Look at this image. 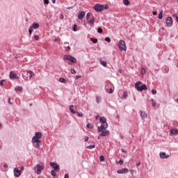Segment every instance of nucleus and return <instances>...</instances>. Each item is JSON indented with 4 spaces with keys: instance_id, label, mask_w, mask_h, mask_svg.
Returning a JSON list of instances; mask_svg holds the SVG:
<instances>
[{
    "instance_id": "nucleus-25",
    "label": "nucleus",
    "mask_w": 178,
    "mask_h": 178,
    "mask_svg": "<svg viewBox=\"0 0 178 178\" xmlns=\"http://www.w3.org/2000/svg\"><path fill=\"white\" fill-rule=\"evenodd\" d=\"M88 149H92L93 148H95V145H90L86 147Z\"/></svg>"
},
{
    "instance_id": "nucleus-8",
    "label": "nucleus",
    "mask_w": 178,
    "mask_h": 178,
    "mask_svg": "<svg viewBox=\"0 0 178 178\" xmlns=\"http://www.w3.org/2000/svg\"><path fill=\"white\" fill-rule=\"evenodd\" d=\"M165 24L168 27H172V26H173V19H172V17H168L165 19Z\"/></svg>"
},
{
    "instance_id": "nucleus-61",
    "label": "nucleus",
    "mask_w": 178,
    "mask_h": 178,
    "mask_svg": "<svg viewBox=\"0 0 178 178\" xmlns=\"http://www.w3.org/2000/svg\"><path fill=\"white\" fill-rule=\"evenodd\" d=\"M141 165V163H136V166H140Z\"/></svg>"
},
{
    "instance_id": "nucleus-55",
    "label": "nucleus",
    "mask_w": 178,
    "mask_h": 178,
    "mask_svg": "<svg viewBox=\"0 0 178 178\" xmlns=\"http://www.w3.org/2000/svg\"><path fill=\"white\" fill-rule=\"evenodd\" d=\"M60 19L61 20H63V19H64L63 15H60Z\"/></svg>"
},
{
    "instance_id": "nucleus-29",
    "label": "nucleus",
    "mask_w": 178,
    "mask_h": 178,
    "mask_svg": "<svg viewBox=\"0 0 178 178\" xmlns=\"http://www.w3.org/2000/svg\"><path fill=\"white\" fill-rule=\"evenodd\" d=\"M163 11L161 10V11L159 13V19H161L162 17H163Z\"/></svg>"
},
{
    "instance_id": "nucleus-13",
    "label": "nucleus",
    "mask_w": 178,
    "mask_h": 178,
    "mask_svg": "<svg viewBox=\"0 0 178 178\" xmlns=\"http://www.w3.org/2000/svg\"><path fill=\"white\" fill-rule=\"evenodd\" d=\"M159 156L161 159H168V158H169L170 156L169 154H166L165 152H160Z\"/></svg>"
},
{
    "instance_id": "nucleus-45",
    "label": "nucleus",
    "mask_w": 178,
    "mask_h": 178,
    "mask_svg": "<svg viewBox=\"0 0 178 178\" xmlns=\"http://www.w3.org/2000/svg\"><path fill=\"white\" fill-rule=\"evenodd\" d=\"M90 13H88L86 14V19L88 20V19H90Z\"/></svg>"
},
{
    "instance_id": "nucleus-54",
    "label": "nucleus",
    "mask_w": 178,
    "mask_h": 178,
    "mask_svg": "<svg viewBox=\"0 0 178 178\" xmlns=\"http://www.w3.org/2000/svg\"><path fill=\"white\" fill-rule=\"evenodd\" d=\"M65 49L67 51H70V46H67V47H65Z\"/></svg>"
},
{
    "instance_id": "nucleus-37",
    "label": "nucleus",
    "mask_w": 178,
    "mask_h": 178,
    "mask_svg": "<svg viewBox=\"0 0 178 178\" xmlns=\"http://www.w3.org/2000/svg\"><path fill=\"white\" fill-rule=\"evenodd\" d=\"M104 41H106V42H111V38L109 37L105 38Z\"/></svg>"
},
{
    "instance_id": "nucleus-9",
    "label": "nucleus",
    "mask_w": 178,
    "mask_h": 178,
    "mask_svg": "<svg viewBox=\"0 0 178 178\" xmlns=\"http://www.w3.org/2000/svg\"><path fill=\"white\" fill-rule=\"evenodd\" d=\"M94 9L96 12H102V10H104V5L97 3L94 6Z\"/></svg>"
},
{
    "instance_id": "nucleus-28",
    "label": "nucleus",
    "mask_w": 178,
    "mask_h": 178,
    "mask_svg": "<svg viewBox=\"0 0 178 178\" xmlns=\"http://www.w3.org/2000/svg\"><path fill=\"white\" fill-rule=\"evenodd\" d=\"M86 127H88V129H94V125H92V124H87Z\"/></svg>"
},
{
    "instance_id": "nucleus-56",
    "label": "nucleus",
    "mask_w": 178,
    "mask_h": 178,
    "mask_svg": "<svg viewBox=\"0 0 178 178\" xmlns=\"http://www.w3.org/2000/svg\"><path fill=\"white\" fill-rule=\"evenodd\" d=\"M3 168L4 169H8V164H4L3 165Z\"/></svg>"
},
{
    "instance_id": "nucleus-47",
    "label": "nucleus",
    "mask_w": 178,
    "mask_h": 178,
    "mask_svg": "<svg viewBox=\"0 0 178 178\" xmlns=\"http://www.w3.org/2000/svg\"><path fill=\"white\" fill-rule=\"evenodd\" d=\"M3 81H5V80L3 79L0 80V86H3Z\"/></svg>"
},
{
    "instance_id": "nucleus-64",
    "label": "nucleus",
    "mask_w": 178,
    "mask_h": 178,
    "mask_svg": "<svg viewBox=\"0 0 178 178\" xmlns=\"http://www.w3.org/2000/svg\"><path fill=\"white\" fill-rule=\"evenodd\" d=\"M176 22L178 23V17H176Z\"/></svg>"
},
{
    "instance_id": "nucleus-6",
    "label": "nucleus",
    "mask_w": 178,
    "mask_h": 178,
    "mask_svg": "<svg viewBox=\"0 0 178 178\" xmlns=\"http://www.w3.org/2000/svg\"><path fill=\"white\" fill-rule=\"evenodd\" d=\"M64 59H65V60L71 61L72 63H76V62H77V60H76V58H74L70 55H65Z\"/></svg>"
},
{
    "instance_id": "nucleus-22",
    "label": "nucleus",
    "mask_w": 178,
    "mask_h": 178,
    "mask_svg": "<svg viewBox=\"0 0 178 178\" xmlns=\"http://www.w3.org/2000/svg\"><path fill=\"white\" fill-rule=\"evenodd\" d=\"M140 74L142 77L144 76V74H145V67H142L141 71H140Z\"/></svg>"
},
{
    "instance_id": "nucleus-11",
    "label": "nucleus",
    "mask_w": 178,
    "mask_h": 178,
    "mask_svg": "<svg viewBox=\"0 0 178 178\" xmlns=\"http://www.w3.org/2000/svg\"><path fill=\"white\" fill-rule=\"evenodd\" d=\"M117 173L118 175H123L124 173H129V169L122 168V169L118 170H117Z\"/></svg>"
},
{
    "instance_id": "nucleus-5",
    "label": "nucleus",
    "mask_w": 178,
    "mask_h": 178,
    "mask_svg": "<svg viewBox=\"0 0 178 178\" xmlns=\"http://www.w3.org/2000/svg\"><path fill=\"white\" fill-rule=\"evenodd\" d=\"M118 48L120 51H126L127 47H126V42L123 40H120L118 42Z\"/></svg>"
},
{
    "instance_id": "nucleus-16",
    "label": "nucleus",
    "mask_w": 178,
    "mask_h": 178,
    "mask_svg": "<svg viewBox=\"0 0 178 178\" xmlns=\"http://www.w3.org/2000/svg\"><path fill=\"white\" fill-rule=\"evenodd\" d=\"M69 109H70L71 113H73V115H74L75 113H76V110H74V106H73V105H70V106H69Z\"/></svg>"
},
{
    "instance_id": "nucleus-30",
    "label": "nucleus",
    "mask_w": 178,
    "mask_h": 178,
    "mask_svg": "<svg viewBox=\"0 0 178 178\" xmlns=\"http://www.w3.org/2000/svg\"><path fill=\"white\" fill-rule=\"evenodd\" d=\"M22 90H23V88H22V86H18L15 89V91H22Z\"/></svg>"
},
{
    "instance_id": "nucleus-42",
    "label": "nucleus",
    "mask_w": 178,
    "mask_h": 178,
    "mask_svg": "<svg viewBox=\"0 0 178 178\" xmlns=\"http://www.w3.org/2000/svg\"><path fill=\"white\" fill-rule=\"evenodd\" d=\"M77 115H78L79 118H83V113H77Z\"/></svg>"
},
{
    "instance_id": "nucleus-10",
    "label": "nucleus",
    "mask_w": 178,
    "mask_h": 178,
    "mask_svg": "<svg viewBox=\"0 0 178 178\" xmlns=\"http://www.w3.org/2000/svg\"><path fill=\"white\" fill-rule=\"evenodd\" d=\"M13 173L15 177H20L22 175V171H20L18 168H15L13 169Z\"/></svg>"
},
{
    "instance_id": "nucleus-33",
    "label": "nucleus",
    "mask_w": 178,
    "mask_h": 178,
    "mask_svg": "<svg viewBox=\"0 0 178 178\" xmlns=\"http://www.w3.org/2000/svg\"><path fill=\"white\" fill-rule=\"evenodd\" d=\"M59 81H60V83H66V79H65L63 78H60Z\"/></svg>"
},
{
    "instance_id": "nucleus-50",
    "label": "nucleus",
    "mask_w": 178,
    "mask_h": 178,
    "mask_svg": "<svg viewBox=\"0 0 178 178\" xmlns=\"http://www.w3.org/2000/svg\"><path fill=\"white\" fill-rule=\"evenodd\" d=\"M75 79H76V80H79V79H81V76L77 75V76H76Z\"/></svg>"
},
{
    "instance_id": "nucleus-14",
    "label": "nucleus",
    "mask_w": 178,
    "mask_h": 178,
    "mask_svg": "<svg viewBox=\"0 0 178 178\" xmlns=\"http://www.w3.org/2000/svg\"><path fill=\"white\" fill-rule=\"evenodd\" d=\"M10 80H17V79H19V76L17 75H16V74L13 73L12 72H10Z\"/></svg>"
},
{
    "instance_id": "nucleus-17",
    "label": "nucleus",
    "mask_w": 178,
    "mask_h": 178,
    "mask_svg": "<svg viewBox=\"0 0 178 178\" xmlns=\"http://www.w3.org/2000/svg\"><path fill=\"white\" fill-rule=\"evenodd\" d=\"M170 134H172V136H177L178 130L177 129H171L170 131Z\"/></svg>"
},
{
    "instance_id": "nucleus-62",
    "label": "nucleus",
    "mask_w": 178,
    "mask_h": 178,
    "mask_svg": "<svg viewBox=\"0 0 178 178\" xmlns=\"http://www.w3.org/2000/svg\"><path fill=\"white\" fill-rule=\"evenodd\" d=\"M52 1V3H55L56 2V0H51Z\"/></svg>"
},
{
    "instance_id": "nucleus-57",
    "label": "nucleus",
    "mask_w": 178,
    "mask_h": 178,
    "mask_svg": "<svg viewBox=\"0 0 178 178\" xmlns=\"http://www.w3.org/2000/svg\"><path fill=\"white\" fill-rule=\"evenodd\" d=\"M64 178H69V174H65Z\"/></svg>"
},
{
    "instance_id": "nucleus-27",
    "label": "nucleus",
    "mask_w": 178,
    "mask_h": 178,
    "mask_svg": "<svg viewBox=\"0 0 178 178\" xmlns=\"http://www.w3.org/2000/svg\"><path fill=\"white\" fill-rule=\"evenodd\" d=\"M123 3L126 6H128V5H130V1H129V0H123Z\"/></svg>"
},
{
    "instance_id": "nucleus-58",
    "label": "nucleus",
    "mask_w": 178,
    "mask_h": 178,
    "mask_svg": "<svg viewBox=\"0 0 178 178\" xmlns=\"http://www.w3.org/2000/svg\"><path fill=\"white\" fill-rule=\"evenodd\" d=\"M152 14L154 15V16H156V12L153 11V12H152Z\"/></svg>"
},
{
    "instance_id": "nucleus-24",
    "label": "nucleus",
    "mask_w": 178,
    "mask_h": 178,
    "mask_svg": "<svg viewBox=\"0 0 178 178\" xmlns=\"http://www.w3.org/2000/svg\"><path fill=\"white\" fill-rule=\"evenodd\" d=\"M95 22V19L93 17L92 19L88 22V24H94Z\"/></svg>"
},
{
    "instance_id": "nucleus-3",
    "label": "nucleus",
    "mask_w": 178,
    "mask_h": 178,
    "mask_svg": "<svg viewBox=\"0 0 178 178\" xmlns=\"http://www.w3.org/2000/svg\"><path fill=\"white\" fill-rule=\"evenodd\" d=\"M34 170L37 175H41V173H42V170H44V164H37L34 168Z\"/></svg>"
},
{
    "instance_id": "nucleus-23",
    "label": "nucleus",
    "mask_w": 178,
    "mask_h": 178,
    "mask_svg": "<svg viewBox=\"0 0 178 178\" xmlns=\"http://www.w3.org/2000/svg\"><path fill=\"white\" fill-rule=\"evenodd\" d=\"M90 41H92V42H93V44H97V42H98V39L94 38H90Z\"/></svg>"
},
{
    "instance_id": "nucleus-20",
    "label": "nucleus",
    "mask_w": 178,
    "mask_h": 178,
    "mask_svg": "<svg viewBox=\"0 0 178 178\" xmlns=\"http://www.w3.org/2000/svg\"><path fill=\"white\" fill-rule=\"evenodd\" d=\"M163 73H168L169 72V67L165 65L163 67Z\"/></svg>"
},
{
    "instance_id": "nucleus-53",
    "label": "nucleus",
    "mask_w": 178,
    "mask_h": 178,
    "mask_svg": "<svg viewBox=\"0 0 178 178\" xmlns=\"http://www.w3.org/2000/svg\"><path fill=\"white\" fill-rule=\"evenodd\" d=\"M89 139L88 136H85L84 137V141H88Z\"/></svg>"
},
{
    "instance_id": "nucleus-41",
    "label": "nucleus",
    "mask_w": 178,
    "mask_h": 178,
    "mask_svg": "<svg viewBox=\"0 0 178 178\" xmlns=\"http://www.w3.org/2000/svg\"><path fill=\"white\" fill-rule=\"evenodd\" d=\"M151 101H152V106H155V105H156V103L155 102H154V99H152Z\"/></svg>"
},
{
    "instance_id": "nucleus-52",
    "label": "nucleus",
    "mask_w": 178,
    "mask_h": 178,
    "mask_svg": "<svg viewBox=\"0 0 178 178\" xmlns=\"http://www.w3.org/2000/svg\"><path fill=\"white\" fill-rule=\"evenodd\" d=\"M118 163H120V165H123V161L122 159H120Z\"/></svg>"
},
{
    "instance_id": "nucleus-49",
    "label": "nucleus",
    "mask_w": 178,
    "mask_h": 178,
    "mask_svg": "<svg viewBox=\"0 0 178 178\" xmlns=\"http://www.w3.org/2000/svg\"><path fill=\"white\" fill-rule=\"evenodd\" d=\"M18 169H19L20 172H22V170H24V167L21 166L20 168H18Z\"/></svg>"
},
{
    "instance_id": "nucleus-43",
    "label": "nucleus",
    "mask_w": 178,
    "mask_h": 178,
    "mask_svg": "<svg viewBox=\"0 0 178 178\" xmlns=\"http://www.w3.org/2000/svg\"><path fill=\"white\" fill-rule=\"evenodd\" d=\"M152 94H153V95H155V94H156V90L152 89Z\"/></svg>"
},
{
    "instance_id": "nucleus-21",
    "label": "nucleus",
    "mask_w": 178,
    "mask_h": 178,
    "mask_svg": "<svg viewBox=\"0 0 178 178\" xmlns=\"http://www.w3.org/2000/svg\"><path fill=\"white\" fill-rule=\"evenodd\" d=\"M33 147H35V148H40V144H41V142H33Z\"/></svg>"
},
{
    "instance_id": "nucleus-46",
    "label": "nucleus",
    "mask_w": 178,
    "mask_h": 178,
    "mask_svg": "<svg viewBox=\"0 0 178 178\" xmlns=\"http://www.w3.org/2000/svg\"><path fill=\"white\" fill-rule=\"evenodd\" d=\"M44 5H48L49 3V0H44Z\"/></svg>"
},
{
    "instance_id": "nucleus-2",
    "label": "nucleus",
    "mask_w": 178,
    "mask_h": 178,
    "mask_svg": "<svg viewBox=\"0 0 178 178\" xmlns=\"http://www.w3.org/2000/svg\"><path fill=\"white\" fill-rule=\"evenodd\" d=\"M141 84H143V82H141V81H137L135 83V88H136V90H137V91H139L140 92H142V91L147 90V88H148L147 87L146 84H143L142 86H141Z\"/></svg>"
},
{
    "instance_id": "nucleus-60",
    "label": "nucleus",
    "mask_w": 178,
    "mask_h": 178,
    "mask_svg": "<svg viewBox=\"0 0 178 178\" xmlns=\"http://www.w3.org/2000/svg\"><path fill=\"white\" fill-rule=\"evenodd\" d=\"M8 104L11 105L12 102H10V98L8 99Z\"/></svg>"
},
{
    "instance_id": "nucleus-40",
    "label": "nucleus",
    "mask_w": 178,
    "mask_h": 178,
    "mask_svg": "<svg viewBox=\"0 0 178 178\" xmlns=\"http://www.w3.org/2000/svg\"><path fill=\"white\" fill-rule=\"evenodd\" d=\"M70 72L72 74H76V70H74V69H71Z\"/></svg>"
},
{
    "instance_id": "nucleus-39",
    "label": "nucleus",
    "mask_w": 178,
    "mask_h": 178,
    "mask_svg": "<svg viewBox=\"0 0 178 178\" xmlns=\"http://www.w3.org/2000/svg\"><path fill=\"white\" fill-rule=\"evenodd\" d=\"M97 32H98L99 34H102V28H98V29H97Z\"/></svg>"
},
{
    "instance_id": "nucleus-44",
    "label": "nucleus",
    "mask_w": 178,
    "mask_h": 178,
    "mask_svg": "<svg viewBox=\"0 0 178 178\" xmlns=\"http://www.w3.org/2000/svg\"><path fill=\"white\" fill-rule=\"evenodd\" d=\"M34 38L36 41H38L40 40V37H38V35H35Z\"/></svg>"
},
{
    "instance_id": "nucleus-34",
    "label": "nucleus",
    "mask_w": 178,
    "mask_h": 178,
    "mask_svg": "<svg viewBox=\"0 0 178 178\" xmlns=\"http://www.w3.org/2000/svg\"><path fill=\"white\" fill-rule=\"evenodd\" d=\"M29 35H31V34H33V29L31 26H29Z\"/></svg>"
},
{
    "instance_id": "nucleus-38",
    "label": "nucleus",
    "mask_w": 178,
    "mask_h": 178,
    "mask_svg": "<svg viewBox=\"0 0 178 178\" xmlns=\"http://www.w3.org/2000/svg\"><path fill=\"white\" fill-rule=\"evenodd\" d=\"M73 31H77V24H74V26H73Z\"/></svg>"
},
{
    "instance_id": "nucleus-35",
    "label": "nucleus",
    "mask_w": 178,
    "mask_h": 178,
    "mask_svg": "<svg viewBox=\"0 0 178 178\" xmlns=\"http://www.w3.org/2000/svg\"><path fill=\"white\" fill-rule=\"evenodd\" d=\"M99 161L100 162H104V161H105V157H104V156H100Z\"/></svg>"
},
{
    "instance_id": "nucleus-51",
    "label": "nucleus",
    "mask_w": 178,
    "mask_h": 178,
    "mask_svg": "<svg viewBox=\"0 0 178 178\" xmlns=\"http://www.w3.org/2000/svg\"><path fill=\"white\" fill-rule=\"evenodd\" d=\"M104 9H109V6H108L107 4L104 6Z\"/></svg>"
},
{
    "instance_id": "nucleus-26",
    "label": "nucleus",
    "mask_w": 178,
    "mask_h": 178,
    "mask_svg": "<svg viewBox=\"0 0 178 178\" xmlns=\"http://www.w3.org/2000/svg\"><path fill=\"white\" fill-rule=\"evenodd\" d=\"M100 63H101V65H102V66H104V67H106V66H108V63H106V61L101 60Z\"/></svg>"
},
{
    "instance_id": "nucleus-59",
    "label": "nucleus",
    "mask_w": 178,
    "mask_h": 178,
    "mask_svg": "<svg viewBox=\"0 0 178 178\" xmlns=\"http://www.w3.org/2000/svg\"><path fill=\"white\" fill-rule=\"evenodd\" d=\"M122 152H124V154H126V151L124 149H121Z\"/></svg>"
},
{
    "instance_id": "nucleus-19",
    "label": "nucleus",
    "mask_w": 178,
    "mask_h": 178,
    "mask_svg": "<svg viewBox=\"0 0 178 178\" xmlns=\"http://www.w3.org/2000/svg\"><path fill=\"white\" fill-rule=\"evenodd\" d=\"M27 74L29 75V79H33V76H34V72L31 70L27 72Z\"/></svg>"
},
{
    "instance_id": "nucleus-1",
    "label": "nucleus",
    "mask_w": 178,
    "mask_h": 178,
    "mask_svg": "<svg viewBox=\"0 0 178 178\" xmlns=\"http://www.w3.org/2000/svg\"><path fill=\"white\" fill-rule=\"evenodd\" d=\"M99 120L100 123H102L101 126L97 127V131L98 133H100L99 136H101V137H106V136H109V131L106 129H108L106 118H105V117H100Z\"/></svg>"
},
{
    "instance_id": "nucleus-32",
    "label": "nucleus",
    "mask_w": 178,
    "mask_h": 178,
    "mask_svg": "<svg viewBox=\"0 0 178 178\" xmlns=\"http://www.w3.org/2000/svg\"><path fill=\"white\" fill-rule=\"evenodd\" d=\"M96 102L97 104H99V102H101V97L97 96L96 97Z\"/></svg>"
},
{
    "instance_id": "nucleus-36",
    "label": "nucleus",
    "mask_w": 178,
    "mask_h": 178,
    "mask_svg": "<svg viewBox=\"0 0 178 178\" xmlns=\"http://www.w3.org/2000/svg\"><path fill=\"white\" fill-rule=\"evenodd\" d=\"M122 98L126 99L127 98V93L126 92H123Z\"/></svg>"
},
{
    "instance_id": "nucleus-18",
    "label": "nucleus",
    "mask_w": 178,
    "mask_h": 178,
    "mask_svg": "<svg viewBox=\"0 0 178 178\" xmlns=\"http://www.w3.org/2000/svg\"><path fill=\"white\" fill-rule=\"evenodd\" d=\"M30 27L33 29H40V24L38 23H33Z\"/></svg>"
},
{
    "instance_id": "nucleus-7",
    "label": "nucleus",
    "mask_w": 178,
    "mask_h": 178,
    "mask_svg": "<svg viewBox=\"0 0 178 178\" xmlns=\"http://www.w3.org/2000/svg\"><path fill=\"white\" fill-rule=\"evenodd\" d=\"M49 165L53 168L55 172H59L60 170V168L59 167V165H58L56 163L50 162Z\"/></svg>"
},
{
    "instance_id": "nucleus-4",
    "label": "nucleus",
    "mask_w": 178,
    "mask_h": 178,
    "mask_svg": "<svg viewBox=\"0 0 178 178\" xmlns=\"http://www.w3.org/2000/svg\"><path fill=\"white\" fill-rule=\"evenodd\" d=\"M42 136L41 132H36L32 138V143H41L40 138H41Z\"/></svg>"
},
{
    "instance_id": "nucleus-12",
    "label": "nucleus",
    "mask_w": 178,
    "mask_h": 178,
    "mask_svg": "<svg viewBox=\"0 0 178 178\" xmlns=\"http://www.w3.org/2000/svg\"><path fill=\"white\" fill-rule=\"evenodd\" d=\"M139 112L140 113V118L142 120H144L145 119H147L148 118V115L147 114L146 112L143 111H140Z\"/></svg>"
},
{
    "instance_id": "nucleus-15",
    "label": "nucleus",
    "mask_w": 178,
    "mask_h": 178,
    "mask_svg": "<svg viewBox=\"0 0 178 178\" xmlns=\"http://www.w3.org/2000/svg\"><path fill=\"white\" fill-rule=\"evenodd\" d=\"M86 16V12L85 11H81L79 15H78V19L79 20H83L84 19V17Z\"/></svg>"
},
{
    "instance_id": "nucleus-31",
    "label": "nucleus",
    "mask_w": 178,
    "mask_h": 178,
    "mask_svg": "<svg viewBox=\"0 0 178 178\" xmlns=\"http://www.w3.org/2000/svg\"><path fill=\"white\" fill-rule=\"evenodd\" d=\"M51 176H56V171H55L54 170H52L51 171Z\"/></svg>"
},
{
    "instance_id": "nucleus-63",
    "label": "nucleus",
    "mask_w": 178,
    "mask_h": 178,
    "mask_svg": "<svg viewBox=\"0 0 178 178\" xmlns=\"http://www.w3.org/2000/svg\"><path fill=\"white\" fill-rule=\"evenodd\" d=\"M65 45H69V42H65Z\"/></svg>"
},
{
    "instance_id": "nucleus-48",
    "label": "nucleus",
    "mask_w": 178,
    "mask_h": 178,
    "mask_svg": "<svg viewBox=\"0 0 178 178\" xmlns=\"http://www.w3.org/2000/svg\"><path fill=\"white\" fill-rule=\"evenodd\" d=\"M107 91H109V94H112V92H113V90H112V88L106 89Z\"/></svg>"
}]
</instances>
